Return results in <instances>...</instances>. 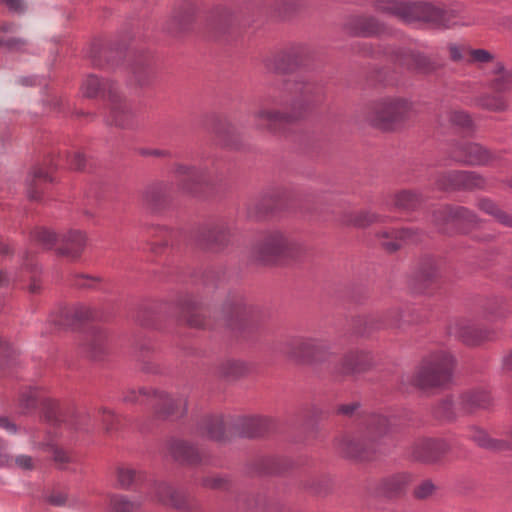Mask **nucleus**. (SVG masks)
<instances>
[{
	"instance_id": "nucleus-1",
	"label": "nucleus",
	"mask_w": 512,
	"mask_h": 512,
	"mask_svg": "<svg viewBox=\"0 0 512 512\" xmlns=\"http://www.w3.org/2000/svg\"><path fill=\"white\" fill-rule=\"evenodd\" d=\"M325 99V87L321 82L305 76L288 78L268 88L253 117L259 129L281 134L286 125L303 120Z\"/></svg>"
},
{
	"instance_id": "nucleus-2",
	"label": "nucleus",
	"mask_w": 512,
	"mask_h": 512,
	"mask_svg": "<svg viewBox=\"0 0 512 512\" xmlns=\"http://www.w3.org/2000/svg\"><path fill=\"white\" fill-rule=\"evenodd\" d=\"M191 328H205L206 314L202 302L192 294H180L176 303L153 302L139 307L135 321L143 327H157L160 322L170 317Z\"/></svg>"
},
{
	"instance_id": "nucleus-3",
	"label": "nucleus",
	"mask_w": 512,
	"mask_h": 512,
	"mask_svg": "<svg viewBox=\"0 0 512 512\" xmlns=\"http://www.w3.org/2000/svg\"><path fill=\"white\" fill-rule=\"evenodd\" d=\"M390 431L387 417L372 414L365 420L364 428L357 434L342 437L337 443L338 452L347 459L369 461L384 452L385 439Z\"/></svg>"
},
{
	"instance_id": "nucleus-4",
	"label": "nucleus",
	"mask_w": 512,
	"mask_h": 512,
	"mask_svg": "<svg viewBox=\"0 0 512 512\" xmlns=\"http://www.w3.org/2000/svg\"><path fill=\"white\" fill-rule=\"evenodd\" d=\"M268 317L267 311L243 294L230 293L222 303L219 320L237 337L250 339Z\"/></svg>"
},
{
	"instance_id": "nucleus-5",
	"label": "nucleus",
	"mask_w": 512,
	"mask_h": 512,
	"mask_svg": "<svg viewBox=\"0 0 512 512\" xmlns=\"http://www.w3.org/2000/svg\"><path fill=\"white\" fill-rule=\"evenodd\" d=\"M412 108V103L404 98H381L369 104L366 120L382 131H395L410 118Z\"/></svg>"
},
{
	"instance_id": "nucleus-6",
	"label": "nucleus",
	"mask_w": 512,
	"mask_h": 512,
	"mask_svg": "<svg viewBox=\"0 0 512 512\" xmlns=\"http://www.w3.org/2000/svg\"><path fill=\"white\" fill-rule=\"evenodd\" d=\"M273 351L301 364L322 363L328 361L332 355L325 341L302 336L276 341L273 344Z\"/></svg>"
},
{
	"instance_id": "nucleus-7",
	"label": "nucleus",
	"mask_w": 512,
	"mask_h": 512,
	"mask_svg": "<svg viewBox=\"0 0 512 512\" xmlns=\"http://www.w3.org/2000/svg\"><path fill=\"white\" fill-rule=\"evenodd\" d=\"M305 249L279 231L265 234L253 247L252 257L262 264H273L285 260H297Z\"/></svg>"
},
{
	"instance_id": "nucleus-8",
	"label": "nucleus",
	"mask_w": 512,
	"mask_h": 512,
	"mask_svg": "<svg viewBox=\"0 0 512 512\" xmlns=\"http://www.w3.org/2000/svg\"><path fill=\"white\" fill-rule=\"evenodd\" d=\"M454 358L448 352L439 351L424 358L412 377V384L426 389L441 387L452 378Z\"/></svg>"
},
{
	"instance_id": "nucleus-9",
	"label": "nucleus",
	"mask_w": 512,
	"mask_h": 512,
	"mask_svg": "<svg viewBox=\"0 0 512 512\" xmlns=\"http://www.w3.org/2000/svg\"><path fill=\"white\" fill-rule=\"evenodd\" d=\"M402 21L425 22L437 29H447L458 24L457 12L453 9H443L429 2L405 0Z\"/></svg>"
},
{
	"instance_id": "nucleus-10",
	"label": "nucleus",
	"mask_w": 512,
	"mask_h": 512,
	"mask_svg": "<svg viewBox=\"0 0 512 512\" xmlns=\"http://www.w3.org/2000/svg\"><path fill=\"white\" fill-rule=\"evenodd\" d=\"M311 58V51L305 45H293L267 55L262 64L268 73L289 74L305 66Z\"/></svg>"
},
{
	"instance_id": "nucleus-11",
	"label": "nucleus",
	"mask_w": 512,
	"mask_h": 512,
	"mask_svg": "<svg viewBox=\"0 0 512 512\" xmlns=\"http://www.w3.org/2000/svg\"><path fill=\"white\" fill-rule=\"evenodd\" d=\"M170 173L177 189L186 194L195 195L209 183L208 169L193 163L177 160L171 164Z\"/></svg>"
},
{
	"instance_id": "nucleus-12",
	"label": "nucleus",
	"mask_w": 512,
	"mask_h": 512,
	"mask_svg": "<svg viewBox=\"0 0 512 512\" xmlns=\"http://www.w3.org/2000/svg\"><path fill=\"white\" fill-rule=\"evenodd\" d=\"M435 185L439 190L446 192H472L484 190L487 180L476 171L452 170L439 173L435 178Z\"/></svg>"
},
{
	"instance_id": "nucleus-13",
	"label": "nucleus",
	"mask_w": 512,
	"mask_h": 512,
	"mask_svg": "<svg viewBox=\"0 0 512 512\" xmlns=\"http://www.w3.org/2000/svg\"><path fill=\"white\" fill-rule=\"evenodd\" d=\"M126 46L119 40H94L91 43L88 58L91 65L100 69H114L125 58Z\"/></svg>"
},
{
	"instance_id": "nucleus-14",
	"label": "nucleus",
	"mask_w": 512,
	"mask_h": 512,
	"mask_svg": "<svg viewBox=\"0 0 512 512\" xmlns=\"http://www.w3.org/2000/svg\"><path fill=\"white\" fill-rule=\"evenodd\" d=\"M232 237L231 227L224 221H217L200 227L195 239L200 248L218 253L231 245Z\"/></svg>"
},
{
	"instance_id": "nucleus-15",
	"label": "nucleus",
	"mask_w": 512,
	"mask_h": 512,
	"mask_svg": "<svg viewBox=\"0 0 512 512\" xmlns=\"http://www.w3.org/2000/svg\"><path fill=\"white\" fill-rule=\"evenodd\" d=\"M235 418L225 417L222 414H207L202 416L196 424L195 433L216 442L230 441L235 437Z\"/></svg>"
},
{
	"instance_id": "nucleus-16",
	"label": "nucleus",
	"mask_w": 512,
	"mask_h": 512,
	"mask_svg": "<svg viewBox=\"0 0 512 512\" xmlns=\"http://www.w3.org/2000/svg\"><path fill=\"white\" fill-rule=\"evenodd\" d=\"M290 192L285 188H277L263 194L247 207V216L253 220H262L288 207Z\"/></svg>"
},
{
	"instance_id": "nucleus-17",
	"label": "nucleus",
	"mask_w": 512,
	"mask_h": 512,
	"mask_svg": "<svg viewBox=\"0 0 512 512\" xmlns=\"http://www.w3.org/2000/svg\"><path fill=\"white\" fill-rule=\"evenodd\" d=\"M172 192V183L167 181L152 182L141 191L142 207L150 214H163L172 204Z\"/></svg>"
},
{
	"instance_id": "nucleus-18",
	"label": "nucleus",
	"mask_w": 512,
	"mask_h": 512,
	"mask_svg": "<svg viewBox=\"0 0 512 512\" xmlns=\"http://www.w3.org/2000/svg\"><path fill=\"white\" fill-rule=\"evenodd\" d=\"M153 417L156 420H178L186 416L188 401L184 397L173 398L164 391L152 390Z\"/></svg>"
},
{
	"instance_id": "nucleus-19",
	"label": "nucleus",
	"mask_w": 512,
	"mask_h": 512,
	"mask_svg": "<svg viewBox=\"0 0 512 512\" xmlns=\"http://www.w3.org/2000/svg\"><path fill=\"white\" fill-rule=\"evenodd\" d=\"M451 158L466 166H487L497 160L496 154L476 142L456 143L450 152Z\"/></svg>"
},
{
	"instance_id": "nucleus-20",
	"label": "nucleus",
	"mask_w": 512,
	"mask_h": 512,
	"mask_svg": "<svg viewBox=\"0 0 512 512\" xmlns=\"http://www.w3.org/2000/svg\"><path fill=\"white\" fill-rule=\"evenodd\" d=\"M233 428L235 436L260 438L276 432L278 423L268 416H245L235 418Z\"/></svg>"
},
{
	"instance_id": "nucleus-21",
	"label": "nucleus",
	"mask_w": 512,
	"mask_h": 512,
	"mask_svg": "<svg viewBox=\"0 0 512 512\" xmlns=\"http://www.w3.org/2000/svg\"><path fill=\"white\" fill-rule=\"evenodd\" d=\"M154 493L159 502L176 509L178 512L201 511V505L197 500L166 482H155Z\"/></svg>"
},
{
	"instance_id": "nucleus-22",
	"label": "nucleus",
	"mask_w": 512,
	"mask_h": 512,
	"mask_svg": "<svg viewBox=\"0 0 512 512\" xmlns=\"http://www.w3.org/2000/svg\"><path fill=\"white\" fill-rule=\"evenodd\" d=\"M449 443L443 439H421L411 446V458L423 464H436L450 451Z\"/></svg>"
},
{
	"instance_id": "nucleus-23",
	"label": "nucleus",
	"mask_w": 512,
	"mask_h": 512,
	"mask_svg": "<svg viewBox=\"0 0 512 512\" xmlns=\"http://www.w3.org/2000/svg\"><path fill=\"white\" fill-rule=\"evenodd\" d=\"M168 451L174 461L181 465L195 467L209 463V455L187 440L171 439Z\"/></svg>"
},
{
	"instance_id": "nucleus-24",
	"label": "nucleus",
	"mask_w": 512,
	"mask_h": 512,
	"mask_svg": "<svg viewBox=\"0 0 512 512\" xmlns=\"http://www.w3.org/2000/svg\"><path fill=\"white\" fill-rule=\"evenodd\" d=\"M83 97L87 99L116 100L120 93L118 84L96 74H88L81 84Z\"/></svg>"
},
{
	"instance_id": "nucleus-25",
	"label": "nucleus",
	"mask_w": 512,
	"mask_h": 512,
	"mask_svg": "<svg viewBox=\"0 0 512 512\" xmlns=\"http://www.w3.org/2000/svg\"><path fill=\"white\" fill-rule=\"evenodd\" d=\"M343 31L354 37H376L386 30L385 25L373 16L355 15L346 19Z\"/></svg>"
},
{
	"instance_id": "nucleus-26",
	"label": "nucleus",
	"mask_w": 512,
	"mask_h": 512,
	"mask_svg": "<svg viewBox=\"0 0 512 512\" xmlns=\"http://www.w3.org/2000/svg\"><path fill=\"white\" fill-rule=\"evenodd\" d=\"M441 278L438 262L431 256L420 259L417 269L411 277L410 286L417 292H423Z\"/></svg>"
},
{
	"instance_id": "nucleus-27",
	"label": "nucleus",
	"mask_w": 512,
	"mask_h": 512,
	"mask_svg": "<svg viewBox=\"0 0 512 512\" xmlns=\"http://www.w3.org/2000/svg\"><path fill=\"white\" fill-rule=\"evenodd\" d=\"M294 466L291 459L283 456H259L247 465V472L251 475H280Z\"/></svg>"
},
{
	"instance_id": "nucleus-28",
	"label": "nucleus",
	"mask_w": 512,
	"mask_h": 512,
	"mask_svg": "<svg viewBox=\"0 0 512 512\" xmlns=\"http://www.w3.org/2000/svg\"><path fill=\"white\" fill-rule=\"evenodd\" d=\"M109 103L110 111L106 118L107 125H113L121 129H135L138 127L136 114L121 93L117 94L115 101L110 100Z\"/></svg>"
},
{
	"instance_id": "nucleus-29",
	"label": "nucleus",
	"mask_w": 512,
	"mask_h": 512,
	"mask_svg": "<svg viewBox=\"0 0 512 512\" xmlns=\"http://www.w3.org/2000/svg\"><path fill=\"white\" fill-rule=\"evenodd\" d=\"M395 61L409 71L425 75L437 71L440 67L437 62L426 54L413 50H397L395 52Z\"/></svg>"
},
{
	"instance_id": "nucleus-30",
	"label": "nucleus",
	"mask_w": 512,
	"mask_h": 512,
	"mask_svg": "<svg viewBox=\"0 0 512 512\" xmlns=\"http://www.w3.org/2000/svg\"><path fill=\"white\" fill-rule=\"evenodd\" d=\"M375 364L374 356L368 350L351 349L340 360L339 373L354 375L369 371Z\"/></svg>"
},
{
	"instance_id": "nucleus-31",
	"label": "nucleus",
	"mask_w": 512,
	"mask_h": 512,
	"mask_svg": "<svg viewBox=\"0 0 512 512\" xmlns=\"http://www.w3.org/2000/svg\"><path fill=\"white\" fill-rule=\"evenodd\" d=\"M415 476L410 472H398L380 479L376 491L388 498H400L414 482Z\"/></svg>"
},
{
	"instance_id": "nucleus-32",
	"label": "nucleus",
	"mask_w": 512,
	"mask_h": 512,
	"mask_svg": "<svg viewBox=\"0 0 512 512\" xmlns=\"http://www.w3.org/2000/svg\"><path fill=\"white\" fill-rule=\"evenodd\" d=\"M239 21L231 9L217 7L208 23L209 32L215 39L224 38L236 31Z\"/></svg>"
},
{
	"instance_id": "nucleus-33",
	"label": "nucleus",
	"mask_w": 512,
	"mask_h": 512,
	"mask_svg": "<svg viewBox=\"0 0 512 512\" xmlns=\"http://www.w3.org/2000/svg\"><path fill=\"white\" fill-rule=\"evenodd\" d=\"M195 7L192 3H183L177 7L164 24L163 29L169 35L178 37L191 29L194 21Z\"/></svg>"
},
{
	"instance_id": "nucleus-34",
	"label": "nucleus",
	"mask_w": 512,
	"mask_h": 512,
	"mask_svg": "<svg viewBox=\"0 0 512 512\" xmlns=\"http://www.w3.org/2000/svg\"><path fill=\"white\" fill-rule=\"evenodd\" d=\"M454 329L455 336L468 346H477L485 341H491L496 338L494 330L467 321L456 323Z\"/></svg>"
},
{
	"instance_id": "nucleus-35",
	"label": "nucleus",
	"mask_w": 512,
	"mask_h": 512,
	"mask_svg": "<svg viewBox=\"0 0 512 512\" xmlns=\"http://www.w3.org/2000/svg\"><path fill=\"white\" fill-rule=\"evenodd\" d=\"M87 243V236L81 230H69L59 237V246L56 249L58 256L77 260L81 257Z\"/></svg>"
},
{
	"instance_id": "nucleus-36",
	"label": "nucleus",
	"mask_w": 512,
	"mask_h": 512,
	"mask_svg": "<svg viewBox=\"0 0 512 512\" xmlns=\"http://www.w3.org/2000/svg\"><path fill=\"white\" fill-rule=\"evenodd\" d=\"M83 352L92 361H103L109 353L106 333L98 327H91L82 344Z\"/></svg>"
},
{
	"instance_id": "nucleus-37",
	"label": "nucleus",
	"mask_w": 512,
	"mask_h": 512,
	"mask_svg": "<svg viewBox=\"0 0 512 512\" xmlns=\"http://www.w3.org/2000/svg\"><path fill=\"white\" fill-rule=\"evenodd\" d=\"M213 119L212 133L219 143L226 148L238 150L243 146V139L238 129L229 121L220 119L215 115Z\"/></svg>"
},
{
	"instance_id": "nucleus-38",
	"label": "nucleus",
	"mask_w": 512,
	"mask_h": 512,
	"mask_svg": "<svg viewBox=\"0 0 512 512\" xmlns=\"http://www.w3.org/2000/svg\"><path fill=\"white\" fill-rule=\"evenodd\" d=\"M131 79L141 88L149 87L156 78L154 61L149 54H140L133 60L131 66Z\"/></svg>"
},
{
	"instance_id": "nucleus-39",
	"label": "nucleus",
	"mask_w": 512,
	"mask_h": 512,
	"mask_svg": "<svg viewBox=\"0 0 512 512\" xmlns=\"http://www.w3.org/2000/svg\"><path fill=\"white\" fill-rule=\"evenodd\" d=\"M92 310L84 305L66 307L60 310L59 314L53 320L55 328L58 330L75 328L86 320L94 319Z\"/></svg>"
},
{
	"instance_id": "nucleus-40",
	"label": "nucleus",
	"mask_w": 512,
	"mask_h": 512,
	"mask_svg": "<svg viewBox=\"0 0 512 512\" xmlns=\"http://www.w3.org/2000/svg\"><path fill=\"white\" fill-rule=\"evenodd\" d=\"M491 404L492 397L490 393L481 389H472L461 393L458 401L460 411L466 415L488 409Z\"/></svg>"
},
{
	"instance_id": "nucleus-41",
	"label": "nucleus",
	"mask_w": 512,
	"mask_h": 512,
	"mask_svg": "<svg viewBox=\"0 0 512 512\" xmlns=\"http://www.w3.org/2000/svg\"><path fill=\"white\" fill-rule=\"evenodd\" d=\"M53 182V178L41 166L35 165L31 168L26 178L27 196L31 201H41L42 184Z\"/></svg>"
},
{
	"instance_id": "nucleus-42",
	"label": "nucleus",
	"mask_w": 512,
	"mask_h": 512,
	"mask_svg": "<svg viewBox=\"0 0 512 512\" xmlns=\"http://www.w3.org/2000/svg\"><path fill=\"white\" fill-rule=\"evenodd\" d=\"M468 437L479 447L484 449L492 451H504L510 449L508 441L491 438L484 429L475 425L468 428Z\"/></svg>"
},
{
	"instance_id": "nucleus-43",
	"label": "nucleus",
	"mask_w": 512,
	"mask_h": 512,
	"mask_svg": "<svg viewBox=\"0 0 512 512\" xmlns=\"http://www.w3.org/2000/svg\"><path fill=\"white\" fill-rule=\"evenodd\" d=\"M380 316L376 313L358 315L351 320V331L361 337H369L371 334L382 330Z\"/></svg>"
},
{
	"instance_id": "nucleus-44",
	"label": "nucleus",
	"mask_w": 512,
	"mask_h": 512,
	"mask_svg": "<svg viewBox=\"0 0 512 512\" xmlns=\"http://www.w3.org/2000/svg\"><path fill=\"white\" fill-rule=\"evenodd\" d=\"M382 221L383 217L381 215L370 210L345 212L341 216L342 224L360 229Z\"/></svg>"
},
{
	"instance_id": "nucleus-45",
	"label": "nucleus",
	"mask_w": 512,
	"mask_h": 512,
	"mask_svg": "<svg viewBox=\"0 0 512 512\" xmlns=\"http://www.w3.org/2000/svg\"><path fill=\"white\" fill-rule=\"evenodd\" d=\"M424 202L421 193L414 190H401L396 192L392 198V205L395 209L402 212L417 210Z\"/></svg>"
},
{
	"instance_id": "nucleus-46",
	"label": "nucleus",
	"mask_w": 512,
	"mask_h": 512,
	"mask_svg": "<svg viewBox=\"0 0 512 512\" xmlns=\"http://www.w3.org/2000/svg\"><path fill=\"white\" fill-rule=\"evenodd\" d=\"M489 73L493 78L489 81L488 87L494 92L503 93L512 87V71L507 70L503 62H494Z\"/></svg>"
},
{
	"instance_id": "nucleus-47",
	"label": "nucleus",
	"mask_w": 512,
	"mask_h": 512,
	"mask_svg": "<svg viewBox=\"0 0 512 512\" xmlns=\"http://www.w3.org/2000/svg\"><path fill=\"white\" fill-rule=\"evenodd\" d=\"M451 215L453 223L461 226L464 232L478 227L481 223L478 215L464 206L451 205Z\"/></svg>"
},
{
	"instance_id": "nucleus-48",
	"label": "nucleus",
	"mask_w": 512,
	"mask_h": 512,
	"mask_svg": "<svg viewBox=\"0 0 512 512\" xmlns=\"http://www.w3.org/2000/svg\"><path fill=\"white\" fill-rule=\"evenodd\" d=\"M446 119L452 128L460 132L471 134L475 130L471 115L464 110L450 109L446 112Z\"/></svg>"
},
{
	"instance_id": "nucleus-49",
	"label": "nucleus",
	"mask_w": 512,
	"mask_h": 512,
	"mask_svg": "<svg viewBox=\"0 0 512 512\" xmlns=\"http://www.w3.org/2000/svg\"><path fill=\"white\" fill-rule=\"evenodd\" d=\"M480 211L491 215L504 226L512 227V216L503 211L496 202L487 197H481L477 201Z\"/></svg>"
},
{
	"instance_id": "nucleus-50",
	"label": "nucleus",
	"mask_w": 512,
	"mask_h": 512,
	"mask_svg": "<svg viewBox=\"0 0 512 512\" xmlns=\"http://www.w3.org/2000/svg\"><path fill=\"white\" fill-rule=\"evenodd\" d=\"M153 237L155 240L151 242V251L158 254L161 253L164 248H167L169 245L174 246L176 243L180 232L169 230L164 227L154 228Z\"/></svg>"
},
{
	"instance_id": "nucleus-51",
	"label": "nucleus",
	"mask_w": 512,
	"mask_h": 512,
	"mask_svg": "<svg viewBox=\"0 0 512 512\" xmlns=\"http://www.w3.org/2000/svg\"><path fill=\"white\" fill-rule=\"evenodd\" d=\"M482 310L487 318H504L510 313L506 300L501 296L488 297L482 305Z\"/></svg>"
},
{
	"instance_id": "nucleus-52",
	"label": "nucleus",
	"mask_w": 512,
	"mask_h": 512,
	"mask_svg": "<svg viewBox=\"0 0 512 512\" xmlns=\"http://www.w3.org/2000/svg\"><path fill=\"white\" fill-rule=\"evenodd\" d=\"M42 415L44 420L53 427H60L66 422V413L62 411L57 401L47 399L43 402Z\"/></svg>"
},
{
	"instance_id": "nucleus-53",
	"label": "nucleus",
	"mask_w": 512,
	"mask_h": 512,
	"mask_svg": "<svg viewBox=\"0 0 512 512\" xmlns=\"http://www.w3.org/2000/svg\"><path fill=\"white\" fill-rule=\"evenodd\" d=\"M59 237L53 230L46 227H36L30 232V238L43 249L51 250L59 243Z\"/></svg>"
},
{
	"instance_id": "nucleus-54",
	"label": "nucleus",
	"mask_w": 512,
	"mask_h": 512,
	"mask_svg": "<svg viewBox=\"0 0 512 512\" xmlns=\"http://www.w3.org/2000/svg\"><path fill=\"white\" fill-rule=\"evenodd\" d=\"M404 0H373V9L381 14L402 20Z\"/></svg>"
},
{
	"instance_id": "nucleus-55",
	"label": "nucleus",
	"mask_w": 512,
	"mask_h": 512,
	"mask_svg": "<svg viewBox=\"0 0 512 512\" xmlns=\"http://www.w3.org/2000/svg\"><path fill=\"white\" fill-rule=\"evenodd\" d=\"M22 269L29 272L31 274L30 277V284L28 285V291L31 294H38L41 292L42 286L41 281L38 278L40 274V268L38 267L37 263H34L30 259V254L28 251L24 253L23 256V263H22Z\"/></svg>"
},
{
	"instance_id": "nucleus-56",
	"label": "nucleus",
	"mask_w": 512,
	"mask_h": 512,
	"mask_svg": "<svg viewBox=\"0 0 512 512\" xmlns=\"http://www.w3.org/2000/svg\"><path fill=\"white\" fill-rule=\"evenodd\" d=\"M143 478L144 475L141 471L126 467L117 468V483L121 489H130L141 482Z\"/></svg>"
},
{
	"instance_id": "nucleus-57",
	"label": "nucleus",
	"mask_w": 512,
	"mask_h": 512,
	"mask_svg": "<svg viewBox=\"0 0 512 512\" xmlns=\"http://www.w3.org/2000/svg\"><path fill=\"white\" fill-rule=\"evenodd\" d=\"M109 504L113 512H140L141 503L131 501L127 496L113 494L109 498Z\"/></svg>"
},
{
	"instance_id": "nucleus-58",
	"label": "nucleus",
	"mask_w": 512,
	"mask_h": 512,
	"mask_svg": "<svg viewBox=\"0 0 512 512\" xmlns=\"http://www.w3.org/2000/svg\"><path fill=\"white\" fill-rule=\"evenodd\" d=\"M238 505L249 511L265 510L266 498L259 493H242L237 498Z\"/></svg>"
},
{
	"instance_id": "nucleus-59",
	"label": "nucleus",
	"mask_w": 512,
	"mask_h": 512,
	"mask_svg": "<svg viewBox=\"0 0 512 512\" xmlns=\"http://www.w3.org/2000/svg\"><path fill=\"white\" fill-rule=\"evenodd\" d=\"M139 355L138 361L142 363L141 370L146 373H159L160 367L150 357L154 352V347L150 343H142L138 347Z\"/></svg>"
},
{
	"instance_id": "nucleus-60",
	"label": "nucleus",
	"mask_w": 512,
	"mask_h": 512,
	"mask_svg": "<svg viewBox=\"0 0 512 512\" xmlns=\"http://www.w3.org/2000/svg\"><path fill=\"white\" fill-rule=\"evenodd\" d=\"M248 372L246 364L239 360H227L219 367V373L227 379H238Z\"/></svg>"
},
{
	"instance_id": "nucleus-61",
	"label": "nucleus",
	"mask_w": 512,
	"mask_h": 512,
	"mask_svg": "<svg viewBox=\"0 0 512 512\" xmlns=\"http://www.w3.org/2000/svg\"><path fill=\"white\" fill-rule=\"evenodd\" d=\"M433 416L441 421H453L456 419L452 398L445 397L439 400L432 408Z\"/></svg>"
},
{
	"instance_id": "nucleus-62",
	"label": "nucleus",
	"mask_w": 512,
	"mask_h": 512,
	"mask_svg": "<svg viewBox=\"0 0 512 512\" xmlns=\"http://www.w3.org/2000/svg\"><path fill=\"white\" fill-rule=\"evenodd\" d=\"M438 490V486L431 479H424L415 485L412 490V496L419 501H425L433 497Z\"/></svg>"
},
{
	"instance_id": "nucleus-63",
	"label": "nucleus",
	"mask_w": 512,
	"mask_h": 512,
	"mask_svg": "<svg viewBox=\"0 0 512 512\" xmlns=\"http://www.w3.org/2000/svg\"><path fill=\"white\" fill-rule=\"evenodd\" d=\"M201 486L207 489L225 491L231 487V480L226 475L213 474L201 479Z\"/></svg>"
},
{
	"instance_id": "nucleus-64",
	"label": "nucleus",
	"mask_w": 512,
	"mask_h": 512,
	"mask_svg": "<svg viewBox=\"0 0 512 512\" xmlns=\"http://www.w3.org/2000/svg\"><path fill=\"white\" fill-rule=\"evenodd\" d=\"M99 412L102 414L100 422L106 435L110 436L120 429V418L113 411L101 408Z\"/></svg>"
}]
</instances>
